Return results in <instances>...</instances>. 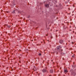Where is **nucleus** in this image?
I'll list each match as a JSON object with an SVG mask.
<instances>
[{"instance_id": "obj_1", "label": "nucleus", "mask_w": 76, "mask_h": 76, "mask_svg": "<svg viewBox=\"0 0 76 76\" xmlns=\"http://www.w3.org/2000/svg\"><path fill=\"white\" fill-rule=\"evenodd\" d=\"M70 73H71V75L75 76V75H76V73L75 72L74 70H73L72 69H71V70L70 71Z\"/></svg>"}, {"instance_id": "obj_2", "label": "nucleus", "mask_w": 76, "mask_h": 76, "mask_svg": "<svg viewBox=\"0 0 76 76\" xmlns=\"http://www.w3.org/2000/svg\"><path fill=\"white\" fill-rule=\"evenodd\" d=\"M61 47L60 46H58L57 47V50H61Z\"/></svg>"}, {"instance_id": "obj_3", "label": "nucleus", "mask_w": 76, "mask_h": 76, "mask_svg": "<svg viewBox=\"0 0 76 76\" xmlns=\"http://www.w3.org/2000/svg\"><path fill=\"white\" fill-rule=\"evenodd\" d=\"M59 42L60 44H62L63 42V40H60Z\"/></svg>"}, {"instance_id": "obj_4", "label": "nucleus", "mask_w": 76, "mask_h": 76, "mask_svg": "<svg viewBox=\"0 0 76 76\" xmlns=\"http://www.w3.org/2000/svg\"><path fill=\"white\" fill-rule=\"evenodd\" d=\"M67 72H68V70H67V69H65L64 70V72H65V73H67Z\"/></svg>"}, {"instance_id": "obj_5", "label": "nucleus", "mask_w": 76, "mask_h": 76, "mask_svg": "<svg viewBox=\"0 0 76 76\" xmlns=\"http://www.w3.org/2000/svg\"><path fill=\"white\" fill-rule=\"evenodd\" d=\"M45 7H49V5L48 4H45Z\"/></svg>"}, {"instance_id": "obj_6", "label": "nucleus", "mask_w": 76, "mask_h": 76, "mask_svg": "<svg viewBox=\"0 0 76 76\" xmlns=\"http://www.w3.org/2000/svg\"><path fill=\"white\" fill-rule=\"evenodd\" d=\"M42 72H43L44 73L46 72V70L45 69H43L42 70Z\"/></svg>"}, {"instance_id": "obj_7", "label": "nucleus", "mask_w": 76, "mask_h": 76, "mask_svg": "<svg viewBox=\"0 0 76 76\" xmlns=\"http://www.w3.org/2000/svg\"><path fill=\"white\" fill-rule=\"evenodd\" d=\"M50 73H53V71L52 70H50Z\"/></svg>"}, {"instance_id": "obj_8", "label": "nucleus", "mask_w": 76, "mask_h": 76, "mask_svg": "<svg viewBox=\"0 0 76 76\" xmlns=\"http://www.w3.org/2000/svg\"><path fill=\"white\" fill-rule=\"evenodd\" d=\"M22 13V11H19L18 12V13Z\"/></svg>"}, {"instance_id": "obj_9", "label": "nucleus", "mask_w": 76, "mask_h": 76, "mask_svg": "<svg viewBox=\"0 0 76 76\" xmlns=\"http://www.w3.org/2000/svg\"><path fill=\"white\" fill-rule=\"evenodd\" d=\"M13 13H15V10H14L13 12H12Z\"/></svg>"}, {"instance_id": "obj_10", "label": "nucleus", "mask_w": 76, "mask_h": 76, "mask_svg": "<svg viewBox=\"0 0 76 76\" xmlns=\"http://www.w3.org/2000/svg\"><path fill=\"white\" fill-rule=\"evenodd\" d=\"M39 56H41V53H39Z\"/></svg>"}, {"instance_id": "obj_11", "label": "nucleus", "mask_w": 76, "mask_h": 76, "mask_svg": "<svg viewBox=\"0 0 76 76\" xmlns=\"http://www.w3.org/2000/svg\"><path fill=\"white\" fill-rule=\"evenodd\" d=\"M72 57H73V58L74 57V56H72Z\"/></svg>"}, {"instance_id": "obj_12", "label": "nucleus", "mask_w": 76, "mask_h": 76, "mask_svg": "<svg viewBox=\"0 0 76 76\" xmlns=\"http://www.w3.org/2000/svg\"><path fill=\"white\" fill-rule=\"evenodd\" d=\"M29 18V17H28V18Z\"/></svg>"}, {"instance_id": "obj_13", "label": "nucleus", "mask_w": 76, "mask_h": 76, "mask_svg": "<svg viewBox=\"0 0 76 76\" xmlns=\"http://www.w3.org/2000/svg\"><path fill=\"white\" fill-rule=\"evenodd\" d=\"M32 41H33V40H32Z\"/></svg>"}, {"instance_id": "obj_14", "label": "nucleus", "mask_w": 76, "mask_h": 76, "mask_svg": "<svg viewBox=\"0 0 76 76\" xmlns=\"http://www.w3.org/2000/svg\"><path fill=\"white\" fill-rule=\"evenodd\" d=\"M61 51H63V50H61Z\"/></svg>"}, {"instance_id": "obj_15", "label": "nucleus", "mask_w": 76, "mask_h": 76, "mask_svg": "<svg viewBox=\"0 0 76 76\" xmlns=\"http://www.w3.org/2000/svg\"><path fill=\"white\" fill-rule=\"evenodd\" d=\"M9 28H10V26H9Z\"/></svg>"}, {"instance_id": "obj_16", "label": "nucleus", "mask_w": 76, "mask_h": 76, "mask_svg": "<svg viewBox=\"0 0 76 76\" xmlns=\"http://www.w3.org/2000/svg\"><path fill=\"white\" fill-rule=\"evenodd\" d=\"M70 27L71 28V26H70Z\"/></svg>"}, {"instance_id": "obj_17", "label": "nucleus", "mask_w": 76, "mask_h": 76, "mask_svg": "<svg viewBox=\"0 0 76 76\" xmlns=\"http://www.w3.org/2000/svg\"><path fill=\"white\" fill-rule=\"evenodd\" d=\"M72 44H73V42H72Z\"/></svg>"}, {"instance_id": "obj_18", "label": "nucleus", "mask_w": 76, "mask_h": 76, "mask_svg": "<svg viewBox=\"0 0 76 76\" xmlns=\"http://www.w3.org/2000/svg\"><path fill=\"white\" fill-rule=\"evenodd\" d=\"M14 5H15V4H14Z\"/></svg>"}, {"instance_id": "obj_19", "label": "nucleus", "mask_w": 76, "mask_h": 76, "mask_svg": "<svg viewBox=\"0 0 76 76\" xmlns=\"http://www.w3.org/2000/svg\"><path fill=\"white\" fill-rule=\"evenodd\" d=\"M46 35V36H47V35Z\"/></svg>"}, {"instance_id": "obj_20", "label": "nucleus", "mask_w": 76, "mask_h": 76, "mask_svg": "<svg viewBox=\"0 0 76 76\" xmlns=\"http://www.w3.org/2000/svg\"><path fill=\"white\" fill-rule=\"evenodd\" d=\"M52 61H53V60H52Z\"/></svg>"}]
</instances>
